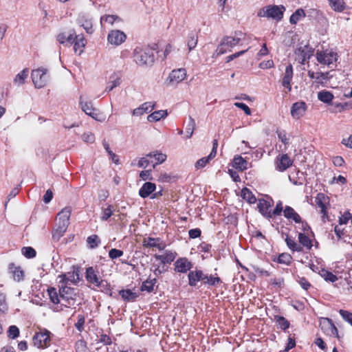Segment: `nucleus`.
Instances as JSON below:
<instances>
[{
  "mask_svg": "<svg viewBox=\"0 0 352 352\" xmlns=\"http://www.w3.org/2000/svg\"><path fill=\"white\" fill-rule=\"evenodd\" d=\"M72 212L70 207H65L60 211L56 219V225L53 229V239L58 240L66 232L69 224V218Z\"/></svg>",
  "mask_w": 352,
  "mask_h": 352,
  "instance_id": "f257e3e1",
  "label": "nucleus"
},
{
  "mask_svg": "<svg viewBox=\"0 0 352 352\" xmlns=\"http://www.w3.org/2000/svg\"><path fill=\"white\" fill-rule=\"evenodd\" d=\"M316 58L319 64L327 66L329 68L336 67L338 54L332 50H317Z\"/></svg>",
  "mask_w": 352,
  "mask_h": 352,
  "instance_id": "f03ea898",
  "label": "nucleus"
},
{
  "mask_svg": "<svg viewBox=\"0 0 352 352\" xmlns=\"http://www.w3.org/2000/svg\"><path fill=\"white\" fill-rule=\"evenodd\" d=\"M285 8L283 6H267L260 9L257 13L259 17H266L280 21L282 19Z\"/></svg>",
  "mask_w": 352,
  "mask_h": 352,
  "instance_id": "7ed1b4c3",
  "label": "nucleus"
},
{
  "mask_svg": "<svg viewBox=\"0 0 352 352\" xmlns=\"http://www.w3.org/2000/svg\"><path fill=\"white\" fill-rule=\"evenodd\" d=\"M133 57L135 63L140 66L151 65L154 61V56L151 50L136 47L133 51Z\"/></svg>",
  "mask_w": 352,
  "mask_h": 352,
  "instance_id": "20e7f679",
  "label": "nucleus"
},
{
  "mask_svg": "<svg viewBox=\"0 0 352 352\" xmlns=\"http://www.w3.org/2000/svg\"><path fill=\"white\" fill-rule=\"evenodd\" d=\"M239 35L242 36V34L236 33L234 36H228L223 37L217 48L216 52L217 55L223 54L231 51L232 48L236 46L241 40V38L239 36Z\"/></svg>",
  "mask_w": 352,
  "mask_h": 352,
  "instance_id": "39448f33",
  "label": "nucleus"
},
{
  "mask_svg": "<svg viewBox=\"0 0 352 352\" xmlns=\"http://www.w3.org/2000/svg\"><path fill=\"white\" fill-rule=\"evenodd\" d=\"M47 69L40 67L33 69L31 72L32 82L37 89L44 87L50 80V76L47 74Z\"/></svg>",
  "mask_w": 352,
  "mask_h": 352,
  "instance_id": "423d86ee",
  "label": "nucleus"
},
{
  "mask_svg": "<svg viewBox=\"0 0 352 352\" xmlns=\"http://www.w3.org/2000/svg\"><path fill=\"white\" fill-rule=\"evenodd\" d=\"M60 298H61V305L66 307H71L77 305L76 294L74 289L67 287H60Z\"/></svg>",
  "mask_w": 352,
  "mask_h": 352,
  "instance_id": "0eeeda50",
  "label": "nucleus"
},
{
  "mask_svg": "<svg viewBox=\"0 0 352 352\" xmlns=\"http://www.w3.org/2000/svg\"><path fill=\"white\" fill-rule=\"evenodd\" d=\"M50 334L51 333L47 329L36 333L33 336L34 345L41 349L48 347L51 342Z\"/></svg>",
  "mask_w": 352,
  "mask_h": 352,
  "instance_id": "6e6552de",
  "label": "nucleus"
},
{
  "mask_svg": "<svg viewBox=\"0 0 352 352\" xmlns=\"http://www.w3.org/2000/svg\"><path fill=\"white\" fill-rule=\"evenodd\" d=\"M79 103L82 110L88 116L96 120L102 121L101 114L98 109L93 107L91 101H85L82 96L80 97Z\"/></svg>",
  "mask_w": 352,
  "mask_h": 352,
  "instance_id": "1a4fd4ad",
  "label": "nucleus"
},
{
  "mask_svg": "<svg viewBox=\"0 0 352 352\" xmlns=\"http://www.w3.org/2000/svg\"><path fill=\"white\" fill-rule=\"evenodd\" d=\"M294 72L293 67L291 64L288 65L282 75L280 82L282 86L285 89V93H289L292 91V81L293 79Z\"/></svg>",
  "mask_w": 352,
  "mask_h": 352,
  "instance_id": "9d476101",
  "label": "nucleus"
},
{
  "mask_svg": "<svg viewBox=\"0 0 352 352\" xmlns=\"http://www.w3.org/2000/svg\"><path fill=\"white\" fill-rule=\"evenodd\" d=\"M186 77V71L184 68L173 70L169 74L166 81L168 85H177L184 80Z\"/></svg>",
  "mask_w": 352,
  "mask_h": 352,
  "instance_id": "9b49d317",
  "label": "nucleus"
},
{
  "mask_svg": "<svg viewBox=\"0 0 352 352\" xmlns=\"http://www.w3.org/2000/svg\"><path fill=\"white\" fill-rule=\"evenodd\" d=\"M126 38V35L122 31L118 30H111L108 36V42L113 45H120L123 43Z\"/></svg>",
  "mask_w": 352,
  "mask_h": 352,
  "instance_id": "f8f14e48",
  "label": "nucleus"
},
{
  "mask_svg": "<svg viewBox=\"0 0 352 352\" xmlns=\"http://www.w3.org/2000/svg\"><path fill=\"white\" fill-rule=\"evenodd\" d=\"M142 245L145 248H156L159 250H164L166 248V243L160 238L148 237L144 238Z\"/></svg>",
  "mask_w": 352,
  "mask_h": 352,
  "instance_id": "ddd939ff",
  "label": "nucleus"
},
{
  "mask_svg": "<svg viewBox=\"0 0 352 352\" xmlns=\"http://www.w3.org/2000/svg\"><path fill=\"white\" fill-rule=\"evenodd\" d=\"M175 270L179 273H186L192 267V264L185 257L178 258L175 264Z\"/></svg>",
  "mask_w": 352,
  "mask_h": 352,
  "instance_id": "4468645a",
  "label": "nucleus"
},
{
  "mask_svg": "<svg viewBox=\"0 0 352 352\" xmlns=\"http://www.w3.org/2000/svg\"><path fill=\"white\" fill-rule=\"evenodd\" d=\"M315 201L317 208L320 209V212L323 214L322 219H324L327 217V204L329 203V198L323 193H319L316 197Z\"/></svg>",
  "mask_w": 352,
  "mask_h": 352,
  "instance_id": "2eb2a0df",
  "label": "nucleus"
},
{
  "mask_svg": "<svg viewBox=\"0 0 352 352\" xmlns=\"http://www.w3.org/2000/svg\"><path fill=\"white\" fill-rule=\"evenodd\" d=\"M307 109V105L305 102H296L294 103L291 108V115L295 119H299L302 117Z\"/></svg>",
  "mask_w": 352,
  "mask_h": 352,
  "instance_id": "dca6fc26",
  "label": "nucleus"
},
{
  "mask_svg": "<svg viewBox=\"0 0 352 352\" xmlns=\"http://www.w3.org/2000/svg\"><path fill=\"white\" fill-rule=\"evenodd\" d=\"M271 204L263 199H258L257 207L258 211L265 217L271 218L272 217V212L270 209Z\"/></svg>",
  "mask_w": 352,
  "mask_h": 352,
  "instance_id": "f3484780",
  "label": "nucleus"
},
{
  "mask_svg": "<svg viewBox=\"0 0 352 352\" xmlns=\"http://www.w3.org/2000/svg\"><path fill=\"white\" fill-rule=\"evenodd\" d=\"M177 256V253L171 250H166L163 254H155L156 260L160 261L162 263H170Z\"/></svg>",
  "mask_w": 352,
  "mask_h": 352,
  "instance_id": "a211bd4d",
  "label": "nucleus"
},
{
  "mask_svg": "<svg viewBox=\"0 0 352 352\" xmlns=\"http://www.w3.org/2000/svg\"><path fill=\"white\" fill-rule=\"evenodd\" d=\"M78 24L82 26L88 34H92L94 32L92 22L89 16L85 14H81L78 19Z\"/></svg>",
  "mask_w": 352,
  "mask_h": 352,
  "instance_id": "6ab92c4d",
  "label": "nucleus"
},
{
  "mask_svg": "<svg viewBox=\"0 0 352 352\" xmlns=\"http://www.w3.org/2000/svg\"><path fill=\"white\" fill-rule=\"evenodd\" d=\"M292 165V161L287 154H283L280 158L277 157L276 168L284 171Z\"/></svg>",
  "mask_w": 352,
  "mask_h": 352,
  "instance_id": "aec40b11",
  "label": "nucleus"
},
{
  "mask_svg": "<svg viewBox=\"0 0 352 352\" xmlns=\"http://www.w3.org/2000/svg\"><path fill=\"white\" fill-rule=\"evenodd\" d=\"M206 274H204L201 270L192 271L188 274L189 285L195 286L199 280H205Z\"/></svg>",
  "mask_w": 352,
  "mask_h": 352,
  "instance_id": "412c9836",
  "label": "nucleus"
},
{
  "mask_svg": "<svg viewBox=\"0 0 352 352\" xmlns=\"http://www.w3.org/2000/svg\"><path fill=\"white\" fill-rule=\"evenodd\" d=\"M283 215L289 220H293L296 223L301 222V217L300 215L290 206H285L283 210Z\"/></svg>",
  "mask_w": 352,
  "mask_h": 352,
  "instance_id": "4be33fe9",
  "label": "nucleus"
},
{
  "mask_svg": "<svg viewBox=\"0 0 352 352\" xmlns=\"http://www.w3.org/2000/svg\"><path fill=\"white\" fill-rule=\"evenodd\" d=\"M9 272L12 274V278L15 281L20 282L23 279V271L20 267L16 266L14 263H10L8 267Z\"/></svg>",
  "mask_w": 352,
  "mask_h": 352,
  "instance_id": "5701e85b",
  "label": "nucleus"
},
{
  "mask_svg": "<svg viewBox=\"0 0 352 352\" xmlns=\"http://www.w3.org/2000/svg\"><path fill=\"white\" fill-rule=\"evenodd\" d=\"M155 188L156 186L154 183L146 182L140 189L139 195L142 198H146L154 192Z\"/></svg>",
  "mask_w": 352,
  "mask_h": 352,
  "instance_id": "b1692460",
  "label": "nucleus"
},
{
  "mask_svg": "<svg viewBox=\"0 0 352 352\" xmlns=\"http://www.w3.org/2000/svg\"><path fill=\"white\" fill-rule=\"evenodd\" d=\"M74 50L75 53L79 55L83 52V49L86 45V40L83 35H76L74 40Z\"/></svg>",
  "mask_w": 352,
  "mask_h": 352,
  "instance_id": "393cba45",
  "label": "nucleus"
},
{
  "mask_svg": "<svg viewBox=\"0 0 352 352\" xmlns=\"http://www.w3.org/2000/svg\"><path fill=\"white\" fill-rule=\"evenodd\" d=\"M85 278L87 280L96 286L99 284V282L102 280L100 277L96 274L94 269L92 267H89L86 270Z\"/></svg>",
  "mask_w": 352,
  "mask_h": 352,
  "instance_id": "a878e982",
  "label": "nucleus"
},
{
  "mask_svg": "<svg viewBox=\"0 0 352 352\" xmlns=\"http://www.w3.org/2000/svg\"><path fill=\"white\" fill-rule=\"evenodd\" d=\"M29 75V69L28 68H25L21 70L19 73H18L13 80V82L16 86H21L25 83V80L27 79Z\"/></svg>",
  "mask_w": 352,
  "mask_h": 352,
  "instance_id": "bb28decb",
  "label": "nucleus"
},
{
  "mask_svg": "<svg viewBox=\"0 0 352 352\" xmlns=\"http://www.w3.org/2000/svg\"><path fill=\"white\" fill-rule=\"evenodd\" d=\"M248 162L241 156H235L232 161V166L239 170H245L248 169Z\"/></svg>",
  "mask_w": 352,
  "mask_h": 352,
  "instance_id": "cd10ccee",
  "label": "nucleus"
},
{
  "mask_svg": "<svg viewBox=\"0 0 352 352\" xmlns=\"http://www.w3.org/2000/svg\"><path fill=\"white\" fill-rule=\"evenodd\" d=\"M49 298L54 304H61V298H60V289L58 291L54 287H49L47 290Z\"/></svg>",
  "mask_w": 352,
  "mask_h": 352,
  "instance_id": "c85d7f7f",
  "label": "nucleus"
},
{
  "mask_svg": "<svg viewBox=\"0 0 352 352\" xmlns=\"http://www.w3.org/2000/svg\"><path fill=\"white\" fill-rule=\"evenodd\" d=\"M146 157H154L155 160V163L153 164V168H155V166L160 164L163 163L166 161L167 156L166 154L162 153L160 151H155L151 153H149L146 155Z\"/></svg>",
  "mask_w": 352,
  "mask_h": 352,
  "instance_id": "c756f323",
  "label": "nucleus"
},
{
  "mask_svg": "<svg viewBox=\"0 0 352 352\" xmlns=\"http://www.w3.org/2000/svg\"><path fill=\"white\" fill-rule=\"evenodd\" d=\"M333 10L338 12H343L346 8V3L344 0H327Z\"/></svg>",
  "mask_w": 352,
  "mask_h": 352,
  "instance_id": "7c9ffc66",
  "label": "nucleus"
},
{
  "mask_svg": "<svg viewBox=\"0 0 352 352\" xmlns=\"http://www.w3.org/2000/svg\"><path fill=\"white\" fill-rule=\"evenodd\" d=\"M121 80L120 78L116 75L113 74L110 76L109 81L107 84V86L106 87L105 91H111L116 87L119 86L120 85Z\"/></svg>",
  "mask_w": 352,
  "mask_h": 352,
  "instance_id": "2f4dec72",
  "label": "nucleus"
},
{
  "mask_svg": "<svg viewBox=\"0 0 352 352\" xmlns=\"http://www.w3.org/2000/svg\"><path fill=\"white\" fill-rule=\"evenodd\" d=\"M157 283V278H150L144 281L140 287L141 291H146L147 292H151L154 290V286Z\"/></svg>",
  "mask_w": 352,
  "mask_h": 352,
  "instance_id": "473e14b6",
  "label": "nucleus"
},
{
  "mask_svg": "<svg viewBox=\"0 0 352 352\" xmlns=\"http://www.w3.org/2000/svg\"><path fill=\"white\" fill-rule=\"evenodd\" d=\"M298 241L300 246L305 247L307 250H310L313 246L311 239L305 234V233L300 232L298 234Z\"/></svg>",
  "mask_w": 352,
  "mask_h": 352,
  "instance_id": "72a5a7b5",
  "label": "nucleus"
},
{
  "mask_svg": "<svg viewBox=\"0 0 352 352\" xmlns=\"http://www.w3.org/2000/svg\"><path fill=\"white\" fill-rule=\"evenodd\" d=\"M304 17H305V11L302 8H298L290 16L289 22L292 24H296Z\"/></svg>",
  "mask_w": 352,
  "mask_h": 352,
  "instance_id": "f704fd0d",
  "label": "nucleus"
},
{
  "mask_svg": "<svg viewBox=\"0 0 352 352\" xmlns=\"http://www.w3.org/2000/svg\"><path fill=\"white\" fill-rule=\"evenodd\" d=\"M166 111L159 110L154 111L147 117L148 122H157L167 116Z\"/></svg>",
  "mask_w": 352,
  "mask_h": 352,
  "instance_id": "c9c22d12",
  "label": "nucleus"
},
{
  "mask_svg": "<svg viewBox=\"0 0 352 352\" xmlns=\"http://www.w3.org/2000/svg\"><path fill=\"white\" fill-rule=\"evenodd\" d=\"M122 298L126 301H133L138 298V294L130 289H122L119 292Z\"/></svg>",
  "mask_w": 352,
  "mask_h": 352,
  "instance_id": "e433bc0d",
  "label": "nucleus"
},
{
  "mask_svg": "<svg viewBox=\"0 0 352 352\" xmlns=\"http://www.w3.org/2000/svg\"><path fill=\"white\" fill-rule=\"evenodd\" d=\"M197 41H198L197 34L194 32H190L188 34V39H187V45H188L189 51H191L197 46Z\"/></svg>",
  "mask_w": 352,
  "mask_h": 352,
  "instance_id": "4c0bfd02",
  "label": "nucleus"
},
{
  "mask_svg": "<svg viewBox=\"0 0 352 352\" xmlns=\"http://www.w3.org/2000/svg\"><path fill=\"white\" fill-rule=\"evenodd\" d=\"M318 98L324 103H330L333 98V96L330 91L323 90L318 92Z\"/></svg>",
  "mask_w": 352,
  "mask_h": 352,
  "instance_id": "58836bf2",
  "label": "nucleus"
},
{
  "mask_svg": "<svg viewBox=\"0 0 352 352\" xmlns=\"http://www.w3.org/2000/svg\"><path fill=\"white\" fill-rule=\"evenodd\" d=\"M241 197H243V199L246 200L250 204H254L256 201V197L247 188H244L241 190Z\"/></svg>",
  "mask_w": 352,
  "mask_h": 352,
  "instance_id": "ea45409f",
  "label": "nucleus"
},
{
  "mask_svg": "<svg viewBox=\"0 0 352 352\" xmlns=\"http://www.w3.org/2000/svg\"><path fill=\"white\" fill-rule=\"evenodd\" d=\"M274 320L279 328L286 330L289 327V322L283 316H275Z\"/></svg>",
  "mask_w": 352,
  "mask_h": 352,
  "instance_id": "a19ab883",
  "label": "nucleus"
},
{
  "mask_svg": "<svg viewBox=\"0 0 352 352\" xmlns=\"http://www.w3.org/2000/svg\"><path fill=\"white\" fill-rule=\"evenodd\" d=\"M285 242L288 248L292 251L301 252L302 251V247L300 245H298L294 239L292 238L287 236L285 239Z\"/></svg>",
  "mask_w": 352,
  "mask_h": 352,
  "instance_id": "79ce46f5",
  "label": "nucleus"
},
{
  "mask_svg": "<svg viewBox=\"0 0 352 352\" xmlns=\"http://www.w3.org/2000/svg\"><path fill=\"white\" fill-rule=\"evenodd\" d=\"M214 157L209 154L208 156L199 159L195 164V167L197 170L205 167L212 159Z\"/></svg>",
  "mask_w": 352,
  "mask_h": 352,
  "instance_id": "37998d69",
  "label": "nucleus"
},
{
  "mask_svg": "<svg viewBox=\"0 0 352 352\" xmlns=\"http://www.w3.org/2000/svg\"><path fill=\"white\" fill-rule=\"evenodd\" d=\"M113 213V208L111 205H108L106 208L102 207L101 213V220H108Z\"/></svg>",
  "mask_w": 352,
  "mask_h": 352,
  "instance_id": "c03bdc74",
  "label": "nucleus"
},
{
  "mask_svg": "<svg viewBox=\"0 0 352 352\" xmlns=\"http://www.w3.org/2000/svg\"><path fill=\"white\" fill-rule=\"evenodd\" d=\"M320 274L326 281L328 282L334 283L338 280V278L336 275L326 270H322Z\"/></svg>",
  "mask_w": 352,
  "mask_h": 352,
  "instance_id": "a18cd8bd",
  "label": "nucleus"
},
{
  "mask_svg": "<svg viewBox=\"0 0 352 352\" xmlns=\"http://www.w3.org/2000/svg\"><path fill=\"white\" fill-rule=\"evenodd\" d=\"M195 128V122L192 117H189V122L186 128V138L192 137Z\"/></svg>",
  "mask_w": 352,
  "mask_h": 352,
  "instance_id": "49530a36",
  "label": "nucleus"
},
{
  "mask_svg": "<svg viewBox=\"0 0 352 352\" xmlns=\"http://www.w3.org/2000/svg\"><path fill=\"white\" fill-rule=\"evenodd\" d=\"M87 242L89 247L91 249H94L98 247L100 242V240L98 235L94 234L87 238Z\"/></svg>",
  "mask_w": 352,
  "mask_h": 352,
  "instance_id": "de8ad7c7",
  "label": "nucleus"
},
{
  "mask_svg": "<svg viewBox=\"0 0 352 352\" xmlns=\"http://www.w3.org/2000/svg\"><path fill=\"white\" fill-rule=\"evenodd\" d=\"M331 76H329V72H318V75L316 76V82L318 84H323L324 82H327L329 80Z\"/></svg>",
  "mask_w": 352,
  "mask_h": 352,
  "instance_id": "09e8293b",
  "label": "nucleus"
},
{
  "mask_svg": "<svg viewBox=\"0 0 352 352\" xmlns=\"http://www.w3.org/2000/svg\"><path fill=\"white\" fill-rule=\"evenodd\" d=\"M19 329L15 325H11L8 331V337L10 339H15L19 337Z\"/></svg>",
  "mask_w": 352,
  "mask_h": 352,
  "instance_id": "8fccbe9b",
  "label": "nucleus"
},
{
  "mask_svg": "<svg viewBox=\"0 0 352 352\" xmlns=\"http://www.w3.org/2000/svg\"><path fill=\"white\" fill-rule=\"evenodd\" d=\"M118 19V16L116 15H104L100 18V23L101 24L108 23L113 25Z\"/></svg>",
  "mask_w": 352,
  "mask_h": 352,
  "instance_id": "3c124183",
  "label": "nucleus"
},
{
  "mask_svg": "<svg viewBox=\"0 0 352 352\" xmlns=\"http://www.w3.org/2000/svg\"><path fill=\"white\" fill-rule=\"evenodd\" d=\"M276 134L278 135V139L285 144L287 147L289 144V140L287 137V133L283 130H276Z\"/></svg>",
  "mask_w": 352,
  "mask_h": 352,
  "instance_id": "603ef678",
  "label": "nucleus"
},
{
  "mask_svg": "<svg viewBox=\"0 0 352 352\" xmlns=\"http://www.w3.org/2000/svg\"><path fill=\"white\" fill-rule=\"evenodd\" d=\"M96 287L97 288L100 289L102 292H105L106 294L111 292L110 285L107 281H106L102 279L99 282V284H98Z\"/></svg>",
  "mask_w": 352,
  "mask_h": 352,
  "instance_id": "864d4df0",
  "label": "nucleus"
},
{
  "mask_svg": "<svg viewBox=\"0 0 352 352\" xmlns=\"http://www.w3.org/2000/svg\"><path fill=\"white\" fill-rule=\"evenodd\" d=\"M22 254L28 258H32L36 256V251L32 247H24L21 250Z\"/></svg>",
  "mask_w": 352,
  "mask_h": 352,
  "instance_id": "5fc2aeb1",
  "label": "nucleus"
},
{
  "mask_svg": "<svg viewBox=\"0 0 352 352\" xmlns=\"http://www.w3.org/2000/svg\"><path fill=\"white\" fill-rule=\"evenodd\" d=\"M277 261L279 263L289 265L292 261V256L287 253H283L278 257Z\"/></svg>",
  "mask_w": 352,
  "mask_h": 352,
  "instance_id": "6e6d98bb",
  "label": "nucleus"
},
{
  "mask_svg": "<svg viewBox=\"0 0 352 352\" xmlns=\"http://www.w3.org/2000/svg\"><path fill=\"white\" fill-rule=\"evenodd\" d=\"M76 352H87V343L83 340H79L76 342L75 344Z\"/></svg>",
  "mask_w": 352,
  "mask_h": 352,
  "instance_id": "4d7b16f0",
  "label": "nucleus"
},
{
  "mask_svg": "<svg viewBox=\"0 0 352 352\" xmlns=\"http://www.w3.org/2000/svg\"><path fill=\"white\" fill-rule=\"evenodd\" d=\"M8 310V306L6 302V296L3 294H0V311L6 313Z\"/></svg>",
  "mask_w": 352,
  "mask_h": 352,
  "instance_id": "13d9d810",
  "label": "nucleus"
},
{
  "mask_svg": "<svg viewBox=\"0 0 352 352\" xmlns=\"http://www.w3.org/2000/svg\"><path fill=\"white\" fill-rule=\"evenodd\" d=\"M60 278V283L67 284L68 282H73L74 277V273H68L67 274H61L58 276Z\"/></svg>",
  "mask_w": 352,
  "mask_h": 352,
  "instance_id": "bf43d9fd",
  "label": "nucleus"
},
{
  "mask_svg": "<svg viewBox=\"0 0 352 352\" xmlns=\"http://www.w3.org/2000/svg\"><path fill=\"white\" fill-rule=\"evenodd\" d=\"M123 254H124L123 251H122L120 250L116 249V248H113L109 252V256L111 259H116V258H118L122 256L123 255Z\"/></svg>",
  "mask_w": 352,
  "mask_h": 352,
  "instance_id": "052dcab7",
  "label": "nucleus"
},
{
  "mask_svg": "<svg viewBox=\"0 0 352 352\" xmlns=\"http://www.w3.org/2000/svg\"><path fill=\"white\" fill-rule=\"evenodd\" d=\"M204 283L208 284V285H215L220 283L221 280L219 277H212V276H208L206 275V278H205V280H203Z\"/></svg>",
  "mask_w": 352,
  "mask_h": 352,
  "instance_id": "680f3d73",
  "label": "nucleus"
},
{
  "mask_svg": "<svg viewBox=\"0 0 352 352\" xmlns=\"http://www.w3.org/2000/svg\"><path fill=\"white\" fill-rule=\"evenodd\" d=\"M340 314L342 318L352 325V313L340 309Z\"/></svg>",
  "mask_w": 352,
  "mask_h": 352,
  "instance_id": "e2e57ef3",
  "label": "nucleus"
},
{
  "mask_svg": "<svg viewBox=\"0 0 352 352\" xmlns=\"http://www.w3.org/2000/svg\"><path fill=\"white\" fill-rule=\"evenodd\" d=\"M85 322V317L82 315H78V321L75 324L76 328L79 331H82L84 329Z\"/></svg>",
  "mask_w": 352,
  "mask_h": 352,
  "instance_id": "0e129e2a",
  "label": "nucleus"
},
{
  "mask_svg": "<svg viewBox=\"0 0 352 352\" xmlns=\"http://www.w3.org/2000/svg\"><path fill=\"white\" fill-rule=\"evenodd\" d=\"M82 139L87 143H93L95 141L94 135L90 132L84 133L82 135Z\"/></svg>",
  "mask_w": 352,
  "mask_h": 352,
  "instance_id": "69168bd1",
  "label": "nucleus"
},
{
  "mask_svg": "<svg viewBox=\"0 0 352 352\" xmlns=\"http://www.w3.org/2000/svg\"><path fill=\"white\" fill-rule=\"evenodd\" d=\"M274 61L272 60H268L266 61H263L260 63L258 67L261 69H270L274 67Z\"/></svg>",
  "mask_w": 352,
  "mask_h": 352,
  "instance_id": "338daca9",
  "label": "nucleus"
},
{
  "mask_svg": "<svg viewBox=\"0 0 352 352\" xmlns=\"http://www.w3.org/2000/svg\"><path fill=\"white\" fill-rule=\"evenodd\" d=\"M234 105L237 107L238 108L242 109L246 115H250L251 114V110L249 108V107L243 102H235Z\"/></svg>",
  "mask_w": 352,
  "mask_h": 352,
  "instance_id": "774afa93",
  "label": "nucleus"
}]
</instances>
